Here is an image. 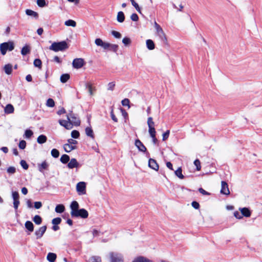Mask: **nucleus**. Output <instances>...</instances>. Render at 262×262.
Returning a JSON list of instances; mask_svg holds the SVG:
<instances>
[{"label": "nucleus", "mask_w": 262, "mask_h": 262, "mask_svg": "<svg viewBox=\"0 0 262 262\" xmlns=\"http://www.w3.org/2000/svg\"><path fill=\"white\" fill-rule=\"evenodd\" d=\"M71 209V215L72 217H80L82 219H86L89 216V213L85 209H79V204L77 201H73L70 205Z\"/></svg>", "instance_id": "obj_1"}, {"label": "nucleus", "mask_w": 262, "mask_h": 262, "mask_svg": "<svg viewBox=\"0 0 262 262\" xmlns=\"http://www.w3.org/2000/svg\"><path fill=\"white\" fill-rule=\"evenodd\" d=\"M69 46L66 41L54 42L49 47V49L54 52L63 51L68 49Z\"/></svg>", "instance_id": "obj_2"}, {"label": "nucleus", "mask_w": 262, "mask_h": 262, "mask_svg": "<svg viewBox=\"0 0 262 262\" xmlns=\"http://www.w3.org/2000/svg\"><path fill=\"white\" fill-rule=\"evenodd\" d=\"M14 43L13 41L3 42L0 44V51L3 55H6L7 51H12L14 49Z\"/></svg>", "instance_id": "obj_3"}, {"label": "nucleus", "mask_w": 262, "mask_h": 262, "mask_svg": "<svg viewBox=\"0 0 262 262\" xmlns=\"http://www.w3.org/2000/svg\"><path fill=\"white\" fill-rule=\"evenodd\" d=\"M109 255L111 262H124L123 255L121 253L112 252Z\"/></svg>", "instance_id": "obj_4"}, {"label": "nucleus", "mask_w": 262, "mask_h": 262, "mask_svg": "<svg viewBox=\"0 0 262 262\" xmlns=\"http://www.w3.org/2000/svg\"><path fill=\"white\" fill-rule=\"evenodd\" d=\"M67 119L70 121L73 126H79L80 124L79 119L72 113L67 115Z\"/></svg>", "instance_id": "obj_5"}, {"label": "nucleus", "mask_w": 262, "mask_h": 262, "mask_svg": "<svg viewBox=\"0 0 262 262\" xmlns=\"http://www.w3.org/2000/svg\"><path fill=\"white\" fill-rule=\"evenodd\" d=\"M154 26L156 30L157 34L159 36L160 39L163 41L166 40V35L161 26L158 23H157L156 21H155Z\"/></svg>", "instance_id": "obj_6"}, {"label": "nucleus", "mask_w": 262, "mask_h": 262, "mask_svg": "<svg viewBox=\"0 0 262 262\" xmlns=\"http://www.w3.org/2000/svg\"><path fill=\"white\" fill-rule=\"evenodd\" d=\"M76 190L79 195H83L86 193V183L80 182L76 185Z\"/></svg>", "instance_id": "obj_7"}, {"label": "nucleus", "mask_w": 262, "mask_h": 262, "mask_svg": "<svg viewBox=\"0 0 262 262\" xmlns=\"http://www.w3.org/2000/svg\"><path fill=\"white\" fill-rule=\"evenodd\" d=\"M84 64V60L82 58H80L74 59L72 62L73 67L77 69L82 68Z\"/></svg>", "instance_id": "obj_8"}, {"label": "nucleus", "mask_w": 262, "mask_h": 262, "mask_svg": "<svg viewBox=\"0 0 262 262\" xmlns=\"http://www.w3.org/2000/svg\"><path fill=\"white\" fill-rule=\"evenodd\" d=\"M47 230V226H43L41 227H40L38 230H36L35 232V235H36V239H39L44 234L46 231Z\"/></svg>", "instance_id": "obj_9"}, {"label": "nucleus", "mask_w": 262, "mask_h": 262, "mask_svg": "<svg viewBox=\"0 0 262 262\" xmlns=\"http://www.w3.org/2000/svg\"><path fill=\"white\" fill-rule=\"evenodd\" d=\"M220 192L225 195H229L230 194L228 185L225 181H222L221 182V189Z\"/></svg>", "instance_id": "obj_10"}, {"label": "nucleus", "mask_w": 262, "mask_h": 262, "mask_svg": "<svg viewBox=\"0 0 262 262\" xmlns=\"http://www.w3.org/2000/svg\"><path fill=\"white\" fill-rule=\"evenodd\" d=\"M147 123L148 126V132L151 133L156 132V129L154 127L155 122L153 121L152 117H150L148 118Z\"/></svg>", "instance_id": "obj_11"}, {"label": "nucleus", "mask_w": 262, "mask_h": 262, "mask_svg": "<svg viewBox=\"0 0 262 262\" xmlns=\"http://www.w3.org/2000/svg\"><path fill=\"white\" fill-rule=\"evenodd\" d=\"M60 125L64 127L67 129H71L73 128V125L69 120H59L58 121Z\"/></svg>", "instance_id": "obj_12"}, {"label": "nucleus", "mask_w": 262, "mask_h": 262, "mask_svg": "<svg viewBox=\"0 0 262 262\" xmlns=\"http://www.w3.org/2000/svg\"><path fill=\"white\" fill-rule=\"evenodd\" d=\"M148 166L150 168L156 171H158L159 169V165L157 163V161L153 159L150 158L149 159Z\"/></svg>", "instance_id": "obj_13"}, {"label": "nucleus", "mask_w": 262, "mask_h": 262, "mask_svg": "<svg viewBox=\"0 0 262 262\" xmlns=\"http://www.w3.org/2000/svg\"><path fill=\"white\" fill-rule=\"evenodd\" d=\"M49 167V164L46 161H44L40 164H38V170L43 172L45 170H48Z\"/></svg>", "instance_id": "obj_14"}, {"label": "nucleus", "mask_w": 262, "mask_h": 262, "mask_svg": "<svg viewBox=\"0 0 262 262\" xmlns=\"http://www.w3.org/2000/svg\"><path fill=\"white\" fill-rule=\"evenodd\" d=\"M135 144L139 151L142 152H145L146 151V147L143 145V144L141 142L140 140H136Z\"/></svg>", "instance_id": "obj_15"}, {"label": "nucleus", "mask_w": 262, "mask_h": 262, "mask_svg": "<svg viewBox=\"0 0 262 262\" xmlns=\"http://www.w3.org/2000/svg\"><path fill=\"white\" fill-rule=\"evenodd\" d=\"M95 43L97 46L101 47L103 49L106 50L107 42H104L101 38H96Z\"/></svg>", "instance_id": "obj_16"}, {"label": "nucleus", "mask_w": 262, "mask_h": 262, "mask_svg": "<svg viewBox=\"0 0 262 262\" xmlns=\"http://www.w3.org/2000/svg\"><path fill=\"white\" fill-rule=\"evenodd\" d=\"M95 43L97 46L101 47L103 49L106 50L107 42H104L101 38H96Z\"/></svg>", "instance_id": "obj_17"}, {"label": "nucleus", "mask_w": 262, "mask_h": 262, "mask_svg": "<svg viewBox=\"0 0 262 262\" xmlns=\"http://www.w3.org/2000/svg\"><path fill=\"white\" fill-rule=\"evenodd\" d=\"M79 166V163L77 161L76 159L75 158H72L69 163L68 164V167L70 169H73L74 168H76Z\"/></svg>", "instance_id": "obj_18"}, {"label": "nucleus", "mask_w": 262, "mask_h": 262, "mask_svg": "<svg viewBox=\"0 0 262 262\" xmlns=\"http://www.w3.org/2000/svg\"><path fill=\"white\" fill-rule=\"evenodd\" d=\"M132 262H152V261L146 257L139 256L135 258Z\"/></svg>", "instance_id": "obj_19"}, {"label": "nucleus", "mask_w": 262, "mask_h": 262, "mask_svg": "<svg viewBox=\"0 0 262 262\" xmlns=\"http://www.w3.org/2000/svg\"><path fill=\"white\" fill-rule=\"evenodd\" d=\"M241 212L242 216H244L247 217H249L251 216V213L250 210L246 207L241 208L239 209Z\"/></svg>", "instance_id": "obj_20"}, {"label": "nucleus", "mask_w": 262, "mask_h": 262, "mask_svg": "<svg viewBox=\"0 0 262 262\" xmlns=\"http://www.w3.org/2000/svg\"><path fill=\"white\" fill-rule=\"evenodd\" d=\"M12 65L10 63L5 64L3 68L5 73L7 75L11 74L12 72Z\"/></svg>", "instance_id": "obj_21"}, {"label": "nucleus", "mask_w": 262, "mask_h": 262, "mask_svg": "<svg viewBox=\"0 0 262 262\" xmlns=\"http://www.w3.org/2000/svg\"><path fill=\"white\" fill-rule=\"evenodd\" d=\"M63 148L66 152H70L72 150L75 149L76 148V146L75 145H70L68 143L64 144Z\"/></svg>", "instance_id": "obj_22"}, {"label": "nucleus", "mask_w": 262, "mask_h": 262, "mask_svg": "<svg viewBox=\"0 0 262 262\" xmlns=\"http://www.w3.org/2000/svg\"><path fill=\"white\" fill-rule=\"evenodd\" d=\"M25 12H26V14L27 15L31 16L36 19H37L38 17V14L36 12L32 10L26 9Z\"/></svg>", "instance_id": "obj_23"}, {"label": "nucleus", "mask_w": 262, "mask_h": 262, "mask_svg": "<svg viewBox=\"0 0 262 262\" xmlns=\"http://www.w3.org/2000/svg\"><path fill=\"white\" fill-rule=\"evenodd\" d=\"M118 49V46L115 44H111L107 42V46L106 47V50L113 51L114 52H117Z\"/></svg>", "instance_id": "obj_24"}, {"label": "nucleus", "mask_w": 262, "mask_h": 262, "mask_svg": "<svg viewBox=\"0 0 262 262\" xmlns=\"http://www.w3.org/2000/svg\"><path fill=\"white\" fill-rule=\"evenodd\" d=\"M47 258L49 262H54L56 259V255L54 253H49Z\"/></svg>", "instance_id": "obj_25"}, {"label": "nucleus", "mask_w": 262, "mask_h": 262, "mask_svg": "<svg viewBox=\"0 0 262 262\" xmlns=\"http://www.w3.org/2000/svg\"><path fill=\"white\" fill-rule=\"evenodd\" d=\"M14 108L13 106L11 104H8L5 108V112L6 114H11L14 112Z\"/></svg>", "instance_id": "obj_26"}, {"label": "nucleus", "mask_w": 262, "mask_h": 262, "mask_svg": "<svg viewBox=\"0 0 262 262\" xmlns=\"http://www.w3.org/2000/svg\"><path fill=\"white\" fill-rule=\"evenodd\" d=\"M86 135L92 139L94 138V134L93 129L91 127H87L85 129Z\"/></svg>", "instance_id": "obj_27"}, {"label": "nucleus", "mask_w": 262, "mask_h": 262, "mask_svg": "<svg viewBox=\"0 0 262 262\" xmlns=\"http://www.w3.org/2000/svg\"><path fill=\"white\" fill-rule=\"evenodd\" d=\"M25 227L27 229H28L30 232H33L34 230V225L33 223L30 221H27L25 224Z\"/></svg>", "instance_id": "obj_28"}, {"label": "nucleus", "mask_w": 262, "mask_h": 262, "mask_svg": "<svg viewBox=\"0 0 262 262\" xmlns=\"http://www.w3.org/2000/svg\"><path fill=\"white\" fill-rule=\"evenodd\" d=\"M125 16L122 11H119L117 14V20L119 23H123L124 20Z\"/></svg>", "instance_id": "obj_29"}, {"label": "nucleus", "mask_w": 262, "mask_h": 262, "mask_svg": "<svg viewBox=\"0 0 262 262\" xmlns=\"http://www.w3.org/2000/svg\"><path fill=\"white\" fill-rule=\"evenodd\" d=\"M146 46L147 48L150 50H154L155 49V44L154 41L151 39H147L146 40Z\"/></svg>", "instance_id": "obj_30"}, {"label": "nucleus", "mask_w": 262, "mask_h": 262, "mask_svg": "<svg viewBox=\"0 0 262 262\" xmlns=\"http://www.w3.org/2000/svg\"><path fill=\"white\" fill-rule=\"evenodd\" d=\"M65 210V207L62 204H59V205H57L56 207H55V211L57 212V213H62L63 212H64Z\"/></svg>", "instance_id": "obj_31"}, {"label": "nucleus", "mask_w": 262, "mask_h": 262, "mask_svg": "<svg viewBox=\"0 0 262 262\" xmlns=\"http://www.w3.org/2000/svg\"><path fill=\"white\" fill-rule=\"evenodd\" d=\"M30 52V48L28 45L25 46L21 50V54L23 55H26Z\"/></svg>", "instance_id": "obj_32"}, {"label": "nucleus", "mask_w": 262, "mask_h": 262, "mask_svg": "<svg viewBox=\"0 0 262 262\" xmlns=\"http://www.w3.org/2000/svg\"><path fill=\"white\" fill-rule=\"evenodd\" d=\"M47 137L43 135H41L38 137L37 141L39 144H43L47 141Z\"/></svg>", "instance_id": "obj_33"}, {"label": "nucleus", "mask_w": 262, "mask_h": 262, "mask_svg": "<svg viewBox=\"0 0 262 262\" xmlns=\"http://www.w3.org/2000/svg\"><path fill=\"white\" fill-rule=\"evenodd\" d=\"M70 75L69 74H63L61 75L60 80L62 83H66L70 79Z\"/></svg>", "instance_id": "obj_34"}, {"label": "nucleus", "mask_w": 262, "mask_h": 262, "mask_svg": "<svg viewBox=\"0 0 262 262\" xmlns=\"http://www.w3.org/2000/svg\"><path fill=\"white\" fill-rule=\"evenodd\" d=\"M70 160V157L67 155H63L60 158V161L63 164L67 163Z\"/></svg>", "instance_id": "obj_35"}, {"label": "nucleus", "mask_w": 262, "mask_h": 262, "mask_svg": "<svg viewBox=\"0 0 262 262\" xmlns=\"http://www.w3.org/2000/svg\"><path fill=\"white\" fill-rule=\"evenodd\" d=\"M174 173L175 174L181 179H183L184 177L182 174V170L181 167H179L177 170H176Z\"/></svg>", "instance_id": "obj_36"}, {"label": "nucleus", "mask_w": 262, "mask_h": 262, "mask_svg": "<svg viewBox=\"0 0 262 262\" xmlns=\"http://www.w3.org/2000/svg\"><path fill=\"white\" fill-rule=\"evenodd\" d=\"M33 221L36 224L40 225L41 223L42 219L39 215H36L33 217Z\"/></svg>", "instance_id": "obj_37"}, {"label": "nucleus", "mask_w": 262, "mask_h": 262, "mask_svg": "<svg viewBox=\"0 0 262 262\" xmlns=\"http://www.w3.org/2000/svg\"><path fill=\"white\" fill-rule=\"evenodd\" d=\"M64 25L67 26H72L75 27L76 26V23L72 19H69L65 21Z\"/></svg>", "instance_id": "obj_38"}, {"label": "nucleus", "mask_w": 262, "mask_h": 262, "mask_svg": "<svg viewBox=\"0 0 262 262\" xmlns=\"http://www.w3.org/2000/svg\"><path fill=\"white\" fill-rule=\"evenodd\" d=\"M149 134L150 135V136L152 138V142H153L154 144H157V143H158V140H157V139L156 138V132L149 133Z\"/></svg>", "instance_id": "obj_39"}, {"label": "nucleus", "mask_w": 262, "mask_h": 262, "mask_svg": "<svg viewBox=\"0 0 262 262\" xmlns=\"http://www.w3.org/2000/svg\"><path fill=\"white\" fill-rule=\"evenodd\" d=\"M46 105L50 107H53L55 105V102L53 99L49 98L46 102Z\"/></svg>", "instance_id": "obj_40"}, {"label": "nucleus", "mask_w": 262, "mask_h": 262, "mask_svg": "<svg viewBox=\"0 0 262 262\" xmlns=\"http://www.w3.org/2000/svg\"><path fill=\"white\" fill-rule=\"evenodd\" d=\"M130 2L132 3V4L133 6L135 8L136 10L140 13H141V9L140 7L139 6L138 4L134 1V0H130Z\"/></svg>", "instance_id": "obj_41"}, {"label": "nucleus", "mask_w": 262, "mask_h": 262, "mask_svg": "<svg viewBox=\"0 0 262 262\" xmlns=\"http://www.w3.org/2000/svg\"><path fill=\"white\" fill-rule=\"evenodd\" d=\"M122 42L125 46H129L131 43V40L129 38L125 37L123 38Z\"/></svg>", "instance_id": "obj_42"}, {"label": "nucleus", "mask_w": 262, "mask_h": 262, "mask_svg": "<svg viewBox=\"0 0 262 262\" xmlns=\"http://www.w3.org/2000/svg\"><path fill=\"white\" fill-rule=\"evenodd\" d=\"M51 155L54 158H57L59 156V151H58V150L57 149H53L51 150Z\"/></svg>", "instance_id": "obj_43"}, {"label": "nucleus", "mask_w": 262, "mask_h": 262, "mask_svg": "<svg viewBox=\"0 0 262 262\" xmlns=\"http://www.w3.org/2000/svg\"><path fill=\"white\" fill-rule=\"evenodd\" d=\"M194 164L196 166V169L198 171H199L201 169V162L199 159H196L194 161Z\"/></svg>", "instance_id": "obj_44"}, {"label": "nucleus", "mask_w": 262, "mask_h": 262, "mask_svg": "<svg viewBox=\"0 0 262 262\" xmlns=\"http://www.w3.org/2000/svg\"><path fill=\"white\" fill-rule=\"evenodd\" d=\"M90 262H101V257L97 256H92L90 258Z\"/></svg>", "instance_id": "obj_45"}, {"label": "nucleus", "mask_w": 262, "mask_h": 262, "mask_svg": "<svg viewBox=\"0 0 262 262\" xmlns=\"http://www.w3.org/2000/svg\"><path fill=\"white\" fill-rule=\"evenodd\" d=\"M80 134L78 131L74 130L71 133V136L74 139H77L79 137Z\"/></svg>", "instance_id": "obj_46"}, {"label": "nucleus", "mask_w": 262, "mask_h": 262, "mask_svg": "<svg viewBox=\"0 0 262 262\" xmlns=\"http://www.w3.org/2000/svg\"><path fill=\"white\" fill-rule=\"evenodd\" d=\"M61 222V219L60 217H56L52 220V223L54 225H58Z\"/></svg>", "instance_id": "obj_47"}, {"label": "nucleus", "mask_w": 262, "mask_h": 262, "mask_svg": "<svg viewBox=\"0 0 262 262\" xmlns=\"http://www.w3.org/2000/svg\"><path fill=\"white\" fill-rule=\"evenodd\" d=\"M36 3L40 7H43L47 5L45 0H37Z\"/></svg>", "instance_id": "obj_48"}, {"label": "nucleus", "mask_w": 262, "mask_h": 262, "mask_svg": "<svg viewBox=\"0 0 262 262\" xmlns=\"http://www.w3.org/2000/svg\"><path fill=\"white\" fill-rule=\"evenodd\" d=\"M34 65L36 67L41 68V61L39 59H35L34 61Z\"/></svg>", "instance_id": "obj_49"}, {"label": "nucleus", "mask_w": 262, "mask_h": 262, "mask_svg": "<svg viewBox=\"0 0 262 262\" xmlns=\"http://www.w3.org/2000/svg\"><path fill=\"white\" fill-rule=\"evenodd\" d=\"M129 100L127 98H125L123 100H122L121 103L123 106H127L128 108L130 107L129 106Z\"/></svg>", "instance_id": "obj_50"}, {"label": "nucleus", "mask_w": 262, "mask_h": 262, "mask_svg": "<svg viewBox=\"0 0 262 262\" xmlns=\"http://www.w3.org/2000/svg\"><path fill=\"white\" fill-rule=\"evenodd\" d=\"M13 207L15 210L16 211L18 209L20 202L19 200H13Z\"/></svg>", "instance_id": "obj_51"}, {"label": "nucleus", "mask_w": 262, "mask_h": 262, "mask_svg": "<svg viewBox=\"0 0 262 262\" xmlns=\"http://www.w3.org/2000/svg\"><path fill=\"white\" fill-rule=\"evenodd\" d=\"M33 132L30 129H27L25 133V137L30 138L33 135Z\"/></svg>", "instance_id": "obj_52"}, {"label": "nucleus", "mask_w": 262, "mask_h": 262, "mask_svg": "<svg viewBox=\"0 0 262 262\" xmlns=\"http://www.w3.org/2000/svg\"><path fill=\"white\" fill-rule=\"evenodd\" d=\"M7 171L9 174H14L16 172V168L13 166H10L7 168Z\"/></svg>", "instance_id": "obj_53"}, {"label": "nucleus", "mask_w": 262, "mask_h": 262, "mask_svg": "<svg viewBox=\"0 0 262 262\" xmlns=\"http://www.w3.org/2000/svg\"><path fill=\"white\" fill-rule=\"evenodd\" d=\"M169 134H170V130H167L166 132H165V133H164L162 135V137H163V138H162V140L163 141H165L166 140L168 137H169Z\"/></svg>", "instance_id": "obj_54"}, {"label": "nucleus", "mask_w": 262, "mask_h": 262, "mask_svg": "<svg viewBox=\"0 0 262 262\" xmlns=\"http://www.w3.org/2000/svg\"><path fill=\"white\" fill-rule=\"evenodd\" d=\"M111 33L116 38H120L121 37V34L116 31H112Z\"/></svg>", "instance_id": "obj_55"}, {"label": "nucleus", "mask_w": 262, "mask_h": 262, "mask_svg": "<svg viewBox=\"0 0 262 262\" xmlns=\"http://www.w3.org/2000/svg\"><path fill=\"white\" fill-rule=\"evenodd\" d=\"M20 164L24 169L27 170L28 168V165L25 160H21Z\"/></svg>", "instance_id": "obj_56"}, {"label": "nucleus", "mask_w": 262, "mask_h": 262, "mask_svg": "<svg viewBox=\"0 0 262 262\" xmlns=\"http://www.w3.org/2000/svg\"><path fill=\"white\" fill-rule=\"evenodd\" d=\"M19 147L20 148V149H24L26 147V142L25 140H21L19 142Z\"/></svg>", "instance_id": "obj_57"}, {"label": "nucleus", "mask_w": 262, "mask_h": 262, "mask_svg": "<svg viewBox=\"0 0 262 262\" xmlns=\"http://www.w3.org/2000/svg\"><path fill=\"white\" fill-rule=\"evenodd\" d=\"M13 200H19V195L17 191H13L12 193Z\"/></svg>", "instance_id": "obj_58"}, {"label": "nucleus", "mask_w": 262, "mask_h": 262, "mask_svg": "<svg viewBox=\"0 0 262 262\" xmlns=\"http://www.w3.org/2000/svg\"><path fill=\"white\" fill-rule=\"evenodd\" d=\"M115 83L114 82H110L107 85V89L108 90L113 91L115 88Z\"/></svg>", "instance_id": "obj_59"}, {"label": "nucleus", "mask_w": 262, "mask_h": 262, "mask_svg": "<svg viewBox=\"0 0 262 262\" xmlns=\"http://www.w3.org/2000/svg\"><path fill=\"white\" fill-rule=\"evenodd\" d=\"M130 18L133 21H137L139 19V17L137 14L133 13L131 15Z\"/></svg>", "instance_id": "obj_60"}, {"label": "nucleus", "mask_w": 262, "mask_h": 262, "mask_svg": "<svg viewBox=\"0 0 262 262\" xmlns=\"http://www.w3.org/2000/svg\"><path fill=\"white\" fill-rule=\"evenodd\" d=\"M234 216L237 219H241L243 218V216L242 213L241 214L239 212L237 211H235L234 212Z\"/></svg>", "instance_id": "obj_61"}, {"label": "nucleus", "mask_w": 262, "mask_h": 262, "mask_svg": "<svg viewBox=\"0 0 262 262\" xmlns=\"http://www.w3.org/2000/svg\"><path fill=\"white\" fill-rule=\"evenodd\" d=\"M199 191L203 195H210V193L208 192L202 188H200L199 189Z\"/></svg>", "instance_id": "obj_62"}, {"label": "nucleus", "mask_w": 262, "mask_h": 262, "mask_svg": "<svg viewBox=\"0 0 262 262\" xmlns=\"http://www.w3.org/2000/svg\"><path fill=\"white\" fill-rule=\"evenodd\" d=\"M42 206V203L41 202H35L34 203V207L36 208V209H39Z\"/></svg>", "instance_id": "obj_63"}, {"label": "nucleus", "mask_w": 262, "mask_h": 262, "mask_svg": "<svg viewBox=\"0 0 262 262\" xmlns=\"http://www.w3.org/2000/svg\"><path fill=\"white\" fill-rule=\"evenodd\" d=\"M191 205H192V206L196 209H198L200 207V205L197 202H195V201H193L191 203Z\"/></svg>", "instance_id": "obj_64"}]
</instances>
